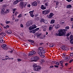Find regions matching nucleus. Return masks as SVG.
I'll return each instance as SVG.
<instances>
[{
  "mask_svg": "<svg viewBox=\"0 0 73 73\" xmlns=\"http://www.w3.org/2000/svg\"><path fill=\"white\" fill-rule=\"evenodd\" d=\"M54 15V13H50V15H49V16H48V18L49 19H51V18H52V17Z\"/></svg>",
  "mask_w": 73,
  "mask_h": 73,
  "instance_id": "9b49d317",
  "label": "nucleus"
},
{
  "mask_svg": "<svg viewBox=\"0 0 73 73\" xmlns=\"http://www.w3.org/2000/svg\"><path fill=\"white\" fill-rule=\"evenodd\" d=\"M22 17V14H19L18 17V18H20Z\"/></svg>",
  "mask_w": 73,
  "mask_h": 73,
  "instance_id": "58836bf2",
  "label": "nucleus"
},
{
  "mask_svg": "<svg viewBox=\"0 0 73 73\" xmlns=\"http://www.w3.org/2000/svg\"><path fill=\"white\" fill-rule=\"evenodd\" d=\"M36 28L37 26H36V25H33L29 27V30H32V29H34Z\"/></svg>",
  "mask_w": 73,
  "mask_h": 73,
  "instance_id": "20e7f679",
  "label": "nucleus"
},
{
  "mask_svg": "<svg viewBox=\"0 0 73 73\" xmlns=\"http://www.w3.org/2000/svg\"><path fill=\"white\" fill-rule=\"evenodd\" d=\"M70 59V57H69V56H67L65 60H66V61H68Z\"/></svg>",
  "mask_w": 73,
  "mask_h": 73,
  "instance_id": "c85d7f7f",
  "label": "nucleus"
},
{
  "mask_svg": "<svg viewBox=\"0 0 73 73\" xmlns=\"http://www.w3.org/2000/svg\"><path fill=\"white\" fill-rule=\"evenodd\" d=\"M69 35H70V34L69 33H68L66 35V36L67 37H68V36H69Z\"/></svg>",
  "mask_w": 73,
  "mask_h": 73,
  "instance_id": "13d9d810",
  "label": "nucleus"
},
{
  "mask_svg": "<svg viewBox=\"0 0 73 73\" xmlns=\"http://www.w3.org/2000/svg\"><path fill=\"white\" fill-rule=\"evenodd\" d=\"M19 13L18 12H16L15 14V16H17V14Z\"/></svg>",
  "mask_w": 73,
  "mask_h": 73,
  "instance_id": "5fc2aeb1",
  "label": "nucleus"
},
{
  "mask_svg": "<svg viewBox=\"0 0 73 73\" xmlns=\"http://www.w3.org/2000/svg\"><path fill=\"white\" fill-rule=\"evenodd\" d=\"M42 53L43 54H44L45 53V50H43L42 51Z\"/></svg>",
  "mask_w": 73,
  "mask_h": 73,
  "instance_id": "8fccbe9b",
  "label": "nucleus"
},
{
  "mask_svg": "<svg viewBox=\"0 0 73 73\" xmlns=\"http://www.w3.org/2000/svg\"><path fill=\"white\" fill-rule=\"evenodd\" d=\"M52 29V27H49V30H51Z\"/></svg>",
  "mask_w": 73,
  "mask_h": 73,
  "instance_id": "bf43d9fd",
  "label": "nucleus"
},
{
  "mask_svg": "<svg viewBox=\"0 0 73 73\" xmlns=\"http://www.w3.org/2000/svg\"><path fill=\"white\" fill-rule=\"evenodd\" d=\"M11 22H10V21H7L6 22V24H9V23H10Z\"/></svg>",
  "mask_w": 73,
  "mask_h": 73,
  "instance_id": "49530a36",
  "label": "nucleus"
},
{
  "mask_svg": "<svg viewBox=\"0 0 73 73\" xmlns=\"http://www.w3.org/2000/svg\"><path fill=\"white\" fill-rule=\"evenodd\" d=\"M60 28V25L58 24H57L55 26V28H56V29H58V28Z\"/></svg>",
  "mask_w": 73,
  "mask_h": 73,
  "instance_id": "cd10ccee",
  "label": "nucleus"
},
{
  "mask_svg": "<svg viewBox=\"0 0 73 73\" xmlns=\"http://www.w3.org/2000/svg\"><path fill=\"white\" fill-rule=\"evenodd\" d=\"M40 59V58L36 56L35 57H33L31 58V60H32V61H37Z\"/></svg>",
  "mask_w": 73,
  "mask_h": 73,
  "instance_id": "f03ea898",
  "label": "nucleus"
},
{
  "mask_svg": "<svg viewBox=\"0 0 73 73\" xmlns=\"http://www.w3.org/2000/svg\"><path fill=\"white\" fill-rule=\"evenodd\" d=\"M44 21L45 20H44V19H42L40 21L41 22V23H42V22H43V23H44Z\"/></svg>",
  "mask_w": 73,
  "mask_h": 73,
  "instance_id": "c03bdc74",
  "label": "nucleus"
},
{
  "mask_svg": "<svg viewBox=\"0 0 73 73\" xmlns=\"http://www.w3.org/2000/svg\"><path fill=\"white\" fill-rule=\"evenodd\" d=\"M42 58H44V57H45V55H42Z\"/></svg>",
  "mask_w": 73,
  "mask_h": 73,
  "instance_id": "0e129e2a",
  "label": "nucleus"
},
{
  "mask_svg": "<svg viewBox=\"0 0 73 73\" xmlns=\"http://www.w3.org/2000/svg\"><path fill=\"white\" fill-rule=\"evenodd\" d=\"M9 10L6 9V10L5 12V13H9Z\"/></svg>",
  "mask_w": 73,
  "mask_h": 73,
  "instance_id": "473e14b6",
  "label": "nucleus"
},
{
  "mask_svg": "<svg viewBox=\"0 0 73 73\" xmlns=\"http://www.w3.org/2000/svg\"><path fill=\"white\" fill-rule=\"evenodd\" d=\"M23 2V5H25V6H26L27 5V3H28V2Z\"/></svg>",
  "mask_w": 73,
  "mask_h": 73,
  "instance_id": "7c9ffc66",
  "label": "nucleus"
},
{
  "mask_svg": "<svg viewBox=\"0 0 73 73\" xmlns=\"http://www.w3.org/2000/svg\"><path fill=\"white\" fill-rule=\"evenodd\" d=\"M41 9L43 10H44V9H46V7H44V5H42L41 6Z\"/></svg>",
  "mask_w": 73,
  "mask_h": 73,
  "instance_id": "4be33fe9",
  "label": "nucleus"
},
{
  "mask_svg": "<svg viewBox=\"0 0 73 73\" xmlns=\"http://www.w3.org/2000/svg\"><path fill=\"white\" fill-rule=\"evenodd\" d=\"M36 54V52L35 51L33 50L31 51V52H30L28 54L29 56H32V55H34V54Z\"/></svg>",
  "mask_w": 73,
  "mask_h": 73,
  "instance_id": "423d86ee",
  "label": "nucleus"
},
{
  "mask_svg": "<svg viewBox=\"0 0 73 73\" xmlns=\"http://www.w3.org/2000/svg\"><path fill=\"white\" fill-rule=\"evenodd\" d=\"M48 21L47 20H44V23L45 24H48Z\"/></svg>",
  "mask_w": 73,
  "mask_h": 73,
  "instance_id": "f704fd0d",
  "label": "nucleus"
},
{
  "mask_svg": "<svg viewBox=\"0 0 73 73\" xmlns=\"http://www.w3.org/2000/svg\"><path fill=\"white\" fill-rule=\"evenodd\" d=\"M31 25V24L30 23V22H27L26 24V25L27 26V27H28V26H29Z\"/></svg>",
  "mask_w": 73,
  "mask_h": 73,
  "instance_id": "393cba45",
  "label": "nucleus"
},
{
  "mask_svg": "<svg viewBox=\"0 0 73 73\" xmlns=\"http://www.w3.org/2000/svg\"><path fill=\"white\" fill-rule=\"evenodd\" d=\"M2 47L5 50H7V45L5 44H3L2 45Z\"/></svg>",
  "mask_w": 73,
  "mask_h": 73,
  "instance_id": "f8f14e48",
  "label": "nucleus"
},
{
  "mask_svg": "<svg viewBox=\"0 0 73 73\" xmlns=\"http://www.w3.org/2000/svg\"><path fill=\"white\" fill-rule=\"evenodd\" d=\"M0 24L1 25V26H2V27H3V26H4V24L2 23H0Z\"/></svg>",
  "mask_w": 73,
  "mask_h": 73,
  "instance_id": "69168bd1",
  "label": "nucleus"
},
{
  "mask_svg": "<svg viewBox=\"0 0 73 73\" xmlns=\"http://www.w3.org/2000/svg\"><path fill=\"white\" fill-rule=\"evenodd\" d=\"M41 28L43 29V31L44 32H45L46 31V28H47V26L45 25H43L42 26Z\"/></svg>",
  "mask_w": 73,
  "mask_h": 73,
  "instance_id": "6e6552de",
  "label": "nucleus"
},
{
  "mask_svg": "<svg viewBox=\"0 0 73 73\" xmlns=\"http://www.w3.org/2000/svg\"><path fill=\"white\" fill-rule=\"evenodd\" d=\"M70 56L71 57H72V56H73V52L71 53H70Z\"/></svg>",
  "mask_w": 73,
  "mask_h": 73,
  "instance_id": "09e8293b",
  "label": "nucleus"
},
{
  "mask_svg": "<svg viewBox=\"0 0 73 73\" xmlns=\"http://www.w3.org/2000/svg\"><path fill=\"white\" fill-rule=\"evenodd\" d=\"M45 62V61H44V60L43 59H40V64H41V65H42L43 64V63Z\"/></svg>",
  "mask_w": 73,
  "mask_h": 73,
  "instance_id": "f3484780",
  "label": "nucleus"
},
{
  "mask_svg": "<svg viewBox=\"0 0 73 73\" xmlns=\"http://www.w3.org/2000/svg\"><path fill=\"white\" fill-rule=\"evenodd\" d=\"M38 53L40 55V56H41L42 55V52L40 50H38Z\"/></svg>",
  "mask_w": 73,
  "mask_h": 73,
  "instance_id": "6ab92c4d",
  "label": "nucleus"
},
{
  "mask_svg": "<svg viewBox=\"0 0 73 73\" xmlns=\"http://www.w3.org/2000/svg\"><path fill=\"white\" fill-rule=\"evenodd\" d=\"M23 3V2H21L20 3L19 6L21 9H23L24 7V5Z\"/></svg>",
  "mask_w": 73,
  "mask_h": 73,
  "instance_id": "9d476101",
  "label": "nucleus"
},
{
  "mask_svg": "<svg viewBox=\"0 0 73 73\" xmlns=\"http://www.w3.org/2000/svg\"><path fill=\"white\" fill-rule=\"evenodd\" d=\"M67 1H68V3H69L71 1H72V0H66Z\"/></svg>",
  "mask_w": 73,
  "mask_h": 73,
  "instance_id": "603ef678",
  "label": "nucleus"
},
{
  "mask_svg": "<svg viewBox=\"0 0 73 73\" xmlns=\"http://www.w3.org/2000/svg\"><path fill=\"white\" fill-rule=\"evenodd\" d=\"M5 33L2 32L0 33V37L1 38H3L5 36Z\"/></svg>",
  "mask_w": 73,
  "mask_h": 73,
  "instance_id": "1a4fd4ad",
  "label": "nucleus"
},
{
  "mask_svg": "<svg viewBox=\"0 0 73 73\" xmlns=\"http://www.w3.org/2000/svg\"><path fill=\"white\" fill-rule=\"evenodd\" d=\"M71 21H73V18H71Z\"/></svg>",
  "mask_w": 73,
  "mask_h": 73,
  "instance_id": "774afa93",
  "label": "nucleus"
},
{
  "mask_svg": "<svg viewBox=\"0 0 73 73\" xmlns=\"http://www.w3.org/2000/svg\"><path fill=\"white\" fill-rule=\"evenodd\" d=\"M49 46L50 47L52 48V47H53V44H50Z\"/></svg>",
  "mask_w": 73,
  "mask_h": 73,
  "instance_id": "37998d69",
  "label": "nucleus"
},
{
  "mask_svg": "<svg viewBox=\"0 0 73 73\" xmlns=\"http://www.w3.org/2000/svg\"><path fill=\"white\" fill-rule=\"evenodd\" d=\"M3 28L5 29H6L7 28H9V25H7L5 26H4L3 27Z\"/></svg>",
  "mask_w": 73,
  "mask_h": 73,
  "instance_id": "bb28decb",
  "label": "nucleus"
},
{
  "mask_svg": "<svg viewBox=\"0 0 73 73\" xmlns=\"http://www.w3.org/2000/svg\"><path fill=\"white\" fill-rule=\"evenodd\" d=\"M3 42V39L0 38V42L1 43Z\"/></svg>",
  "mask_w": 73,
  "mask_h": 73,
  "instance_id": "ea45409f",
  "label": "nucleus"
},
{
  "mask_svg": "<svg viewBox=\"0 0 73 73\" xmlns=\"http://www.w3.org/2000/svg\"><path fill=\"white\" fill-rule=\"evenodd\" d=\"M36 34L37 35V37L38 38V37H40V36H41V34L38 33H36Z\"/></svg>",
  "mask_w": 73,
  "mask_h": 73,
  "instance_id": "a878e982",
  "label": "nucleus"
},
{
  "mask_svg": "<svg viewBox=\"0 0 73 73\" xmlns=\"http://www.w3.org/2000/svg\"><path fill=\"white\" fill-rule=\"evenodd\" d=\"M29 41V42H31V44H34L35 42L33 40H28Z\"/></svg>",
  "mask_w": 73,
  "mask_h": 73,
  "instance_id": "aec40b11",
  "label": "nucleus"
},
{
  "mask_svg": "<svg viewBox=\"0 0 73 73\" xmlns=\"http://www.w3.org/2000/svg\"><path fill=\"white\" fill-rule=\"evenodd\" d=\"M33 5L35 7H36L37 5V3L36 1H34L32 3Z\"/></svg>",
  "mask_w": 73,
  "mask_h": 73,
  "instance_id": "dca6fc26",
  "label": "nucleus"
},
{
  "mask_svg": "<svg viewBox=\"0 0 73 73\" xmlns=\"http://www.w3.org/2000/svg\"><path fill=\"white\" fill-rule=\"evenodd\" d=\"M39 50H43V48L42 47H40L39 48Z\"/></svg>",
  "mask_w": 73,
  "mask_h": 73,
  "instance_id": "c9c22d12",
  "label": "nucleus"
},
{
  "mask_svg": "<svg viewBox=\"0 0 73 73\" xmlns=\"http://www.w3.org/2000/svg\"><path fill=\"white\" fill-rule=\"evenodd\" d=\"M65 56H66V55L65 54H63V56L62 57H63V58H64V57H65Z\"/></svg>",
  "mask_w": 73,
  "mask_h": 73,
  "instance_id": "a18cd8bd",
  "label": "nucleus"
},
{
  "mask_svg": "<svg viewBox=\"0 0 73 73\" xmlns=\"http://www.w3.org/2000/svg\"><path fill=\"white\" fill-rule=\"evenodd\" d=\"M59 64H60V63H58V62H57L56 63V65H59Z\"/></svg>",
  "mask_w": 73,
  "mask_h": 73,
  "instance_id": "6e6d98bb",
  "label": "nucleus"
},
{
  "mask_svg": "<svg viewBox=\"0 0 73 73\" xmlns=\"http://www.w3.org/2000/svg\"><path fill=\"white\" fill-rule=\"evenodd\" d=\"M42 12L43 14H44V15H46L47 14H48V13L50 12V9H48Z\"/></svg>",
  "mask_w": 73,
  "mask_h": 73,
  "instance_id": "39448f33",
  "label": "nucleus"
},
{
  "mask_svg": "<svg viewBox=\"0 0 73 73\" xmlns=\"http://www.w3.org/2000/svg\"><path fill=\"white\" fill-rule=\"evenodd\" d=\"M62 49L65 50H68L69 49V48L66 47V46H63L61 47Z\"/></svg>",
  "mask_w": 73,
  "mask_h": 73,
  "instance_id": "0eeeda50",
  "label": "nucleus"
},
{
  "mask_svg": "<svg viewBox=\"0 0 73 73\" xmlns=\"http://www.w3.org/2000/svg\"><path fill=\"white\" fill-rule=\"evenodd\" d=\"M16 10H17V9L16 8H15V9H13V13H15V12Z\"/></svg>",
  "mask_w": 73,
  "mask_h": 73,
  "instance_id": "72a5a7b5",
  "label": "nucleus"
},
{
  "mask_svg": "<svg viewBox=\"0 0 73 73\" xmlns=\"http://www.w3.org/2000/svg\"><path fill=\"white\" fill-rule=\"evenodd\" d=\"M70 42L71 44H73V38L70 40Z\"/></svg>",
  "mask_w": 73,
  "mask_h": 73,
  "instance_id": "4c0bfd02",
  "label": "nucleus"
},
{
  "mask_svg": "<svg viewBox=\"0 0 73 73\" xmlns=\"http://www.w3.org/2000/svg\"><path fill=\"white\" fill-rule=\"evenodd\" d=\"M55 21L54 19H52L51 21L50 24H54V23Z\"/></svg>",
  "mask_w": 73,
  "mask_h": 73,
  "instance_id": "2f4dec72",
  "label": "nucleus"
},
{
  "mask_svg": "<svg viewBox=\"0 0 73 73\" xmlns=\"http://www.w3.org/2000/svg\"><path fill=\"white\" fill-rule=\"evenodd\" d=\"M69 28H70V27L69 26H67L65 27V31H67V30H68V29H69Z\"/></svg>",
  "mask_w": 73,
  "mask_h": 73,
  "instance_id": "b1692460",
  "label": "nucleus"
},
{
  "mask_svg": "<svg viewBox=\"0 0 73 73\" xmlns=\"http://www.w3.org/2000/svg\"><path fill=\"white\" fill-rule=\"evenodd\" d=\"M23 1V0H17L16 1H14L13 2V4H17L18 3V2H19V1Z\"/></svg>",
  "mask_w": 73,
  "mask_h": 73,
  "instance_id": "ddd939ff",
  "label": "nucleus"
},
{
  "mask_svg": "<svg viewBox=\"0 0 73 73\" xmlns=\"http://www.w3.org/2000/svg\"><path fill=\"white\" fill-rule=\"evenodd\" d=\"M45 36L44 35L43 37L41 38H42V39H43L44 38H45Z\"/></svg>",
  "mask_w": 73,
  "mask_h": 73,
  "instance_id": "864d4df0",
  "label": "nucleus"
},
{
  "mask_svg": "<svg viewBox=\"0 0 73 73\" xmlns=\"http://www.w3.org/2000/svg\"><path fill=\"white\" fill-rule=\"evenodd\" d=\"M73 38V36L72 35H71L70 36V38L71 39H72V38Z\"/></svg>",
  "mask_w": 73,
  "mask_h": 73,
  "instance_id": "3c124183",
  "label": "nucleus"
},
{
  "mask_svg": "<svg viewBox=\"0 0 73 73\" xmlns=\"http://www.w3.org/2000/svg\"><path fill=\"white\" fill-rule=\"evenodd\" d=\"M5 9L4 8H2L1 10V15H3L5 13Z\"/></svg>",
  "mask_w": 73,
  "mask_h": 73,
  "instance_id": "2eb2a0df",
  "label": "nucleus"
},
{
  "mask_svg": "<svg viewBox=\"0 0 73 73\" xmlns=\"http://www.w3.org/2000/svg\"><path fill=\"white\" fill-rule=\"evenodd\" d=\"M27 6L28 7H31V5L29 4L27 5Z\"/></svg>",
  "mask_w": 73,
  "mask_h": 73,
  "instance_id": "680f3d73",
  "label": "nucleus"
},
{
  "mask_svg": "<svg viewBox=\"0 0 73 73\" xmlns=\"http://www.w3.org/2000/svg\"><path fill=\"white\" fill-rule=\"evenodd\" d=\"M7 33L8 34L12 33V31L11 30H9L8 31Z\"/></svg>",
  "mask_w": 73,
  "mask_h": 73,
  "instance_id": "e433bc0d",
  "label": "nucleus"
},
{
  "mask_svg": "<svg viewBox=\"0 0 73 73\" xmlns=\"http://www.w3.org/2000/svg\"><path fill=\"white\" fill-rule=\"evenodd\" d=\"M65 22L64 21H61L60 22V24L62 25H64V24H65Z\"/></svg>",
  "mask_w": 73,
  "mask_h": 73,
  "instance_id": "5701e85b",
  "label": "nucleus"
},
{
  "mask_svg": "<svg viewBox=\"0 0 73 73\" xmlns=\"http://www.w3.org/2000/svg\"><path fill=\"white\" fill-rule=\"evenodd\" d=\"M73 61V59H71V60L70 62H69V63H71V62H72V61Z\"/></svg>",
  "mask_w": 73,
  "mask_h": 73,
  "instance_id": "4d7b16f0",
  "label": "nucleus"
},
{
  "mask_svg": "<svg viewBox=\"0 0 73 73\" xmlns=\"http://www.w3.org/2000/svg\"><path fill=\"white\" fill-rule=\"evenodd\" d=\"M45 6H48L49 5V3L48 2H46L45 3Z\"/></svg>",
  "mask_w": 73,
  "mask_h": 73,
  "instance_id": "79ce46f5",
  "label": "nucleus"
},
{
  "mask_svg": "<svg viewBox=\"0 0 73 73\" xmlns=\"http://www.w3.org/2000/svg\"><path fill=\"white\" fill-rule=\"evenodd\" d=\"M53 67H54L53 66H50V68H53Z\"/></svg>",
  "mask_w": 73,
  "mask_h": 73,
  "instance_id": "e2e57ef3",
  "label": "nucleus"
},
{
  "mask_svg": "<svg viewBox=\"0 0 73 73\" xmlns=\"http://www.w3.org/2000/svg\"><path fill=\"white\" fill-rule=\"evenodd\" d=\"M29 32L30 33H35L36 32L35 29L32 31H30Z\"/></svg>",
  "mask_w": 73,
  "mask_h": 73,
  "instance_id": "412c9836",
  "label": "nucleus"
},
{
  "mask_svg": "<svg viewBox=\"0 0 73 73\" xmlns=\"http://www.w3.org/2000/svg\"><path fill=\"white\" fill-rule=\"evenodd\" d=\"M41 67L40 66H38L34 68L33 69L35 71H39V70H41Z\"/></svg>",
  "mask_w": 73,
  "mask_h": 73,
  "instance_id": "7ed1b4c3",
  "label": "nucleus"
},
{
  "mask_svg": "<svg viewBox=\"0 0 73 73\" xmlns=\"http://www.w3.org/2000/svg\"><path fill=\"white\" fill-rule=\"evenodd\" d=\"M33 12H34V11H31L29 12V13L30 14V16L31 17H33L34 15H33Z\"/></svg>",
  "mask_w": 73,
  "mask_h": 73,
  "instance_id": "4468645a",
  "label": "nucleus"
},
{
  "mask_svg": "<svg viewBox=\"0 0 73 73\" xmlns=\"http://www.w3.org/2000/svg\"><path fill=\"white\" fill-rule=\"evenodd\" d=\"M72 7V5H68L66 6V8L68 9H70Z\"/></svg>",
  "mask_w": 73,
  "mask_h": 73,
  "instance_id": "a211bd4d",
  "label": "nucleus"
},
{
  "mask_svg": "<svg viewBox=\"0 0 73 73\" xmlns=\"http://www.w3.org/2000/svg\"><path fill=\"white\" fill-rule=\"evenodd\" d=\"M58 34L56 33V35L59 36H64L65 35V30L64 29H61L58 30Z\"/></svg>",
  "mask_w": 73,
  "mask_h": 73,
  "instance_id": "f257e3e1",
  "label": "nucleus"
},
{
  "mask_svg": "<svg viewBox=\"0 0 73 73\" xmlns=\"http://www.w3.org/2000/svg\"><path fill=\"white\" fill-rule=\"evenodd\" d=\"M15 21H19V19H17L15 20Z\"/></svg>",
  "mask_w": 73,
  "mask_h": 73,
  "instance_id": "338daca9",
  "label": "nucleus"
},
{
  "mask_svg": "<svg viewBox=\"0 0 73 73\" xmlns=\"http://www.w3.org/2000/svg\"><path fill=\"white\" fill-rule=\"evenodd\" d=\"M60 64H62L63 63V61H62V60L61 61H60Z\"/></svg>",
  "mask_w": 73,
  "mask_h": 73,
  "instance_id": "052dcab7",
  "label": "nucleus"
},
{
  "mask_svg": "<svg viewBox=\"0 0 73 73\" xmlns=\"http://www.w3.org/2000/svg\"><path fill=\"white\" fill-rule=\"evenodd\" d=\"M20 26L21 28H24V25L23 24H21L20 25Z\"/></svg>",
  "mask_w": 73,
  "mask_h": 73,
  "instance_id": "de8ad7c7",
  "label": "nucleus"
},
{
  "mask_svg": "<svg viewBox=\"0 0 73 73\" xmlns=\"http://www.w3.org/2000/svg\"><path fill=\"white\" fill-rule=\"evenodd\" d=\"M38 66L36 64H34L33 65V68H36L37 66Z\"/></svg>",
  "mask_w": 73,
  "mask_h": 73,
  "instance_id": "c756f323",
  "label": "nucleus"
},
{
  "mask_svg": "<svg viewBox=\"0 0 73 73\" xmlns=\"http://www.w3.org/2000/svg\"><path fill=\"white\" fill-rule=\"evenodd\" d=\"M39 29H40L39 28H38L35 29V32H36V31H38V30H39Z\"/></svg>",
  "mask_w": 73,
  "mask_h": 73,
  "instance_id": "a19ab883",
  "label": "nucleus"
}]
</instances>
